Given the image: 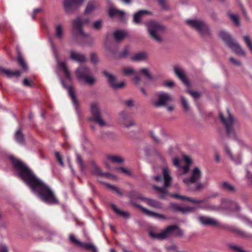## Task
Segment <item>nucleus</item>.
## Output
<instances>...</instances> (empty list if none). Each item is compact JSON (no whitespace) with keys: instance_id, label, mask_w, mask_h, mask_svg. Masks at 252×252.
<instances>
[{"instance_id":"1","label":"nucleus","mask_w":252,"mask_h":252,"mask_svg":"<svg viewBox=\"0 0 252 252\" xmlns=\"http://www.w3.org/2000/svg\"><path fill=\"white\" fill-rule=\"evenodd\" d=\"M10 159L19 177L43 201L48 204L58 203L50 188L38 178L26 164L13 157H11Z\"/></svg>"},{"instance_id":"2","label":"nucleus","mask_w":252,"mask_h":252,"mask_svg":"<svg viewBox=\"0 0 252 252\" xmlns=\"http://www.w3.org/2000/svg\"><path fill=\"white\" fill-rule=\"evenodd\" d=\"M148 233L152 238L159 240L166 239L172 234L180 237L184 236V231L176 225H169L159 233H156L152 230H149Z\"/></svg>"},{"instance_id":"3","label":"nucleus","mask_w":252,"mask_h":252,"mask_svg":"<svg viewBox=\"0 0 252 252\" xmlns=\"http://www.w3.org/2000/svg\"><path fill=\"white\" fill-rule=\"evenodd\" d=\"M219 117L221 122L224 125L226 133L228 137L234 139L238 144L242 148L247 147V144L242 139L238 138L233 127V119L232 116L229 113L228 118L225 119L221 112L219 113Z\"/></svg>"},{"instance_id":"4","label":"nucleus","mask_w":252,"mask_h":252,"mask_svg":"<svg viewBox=\"0 0 252 252\" xmlns=\"http://www.w3.org/2000/svg\"><path fill=\"white\" fill-rule=\"evenodd\" d=\"M146 26L150 37L158 43L162 42L163 38L160 34L165 31L166 28L154 21L148 22Z\"/></svg>"},{"instance_id":"5","label":"nucleus","mask_w":252,"mask_h":252,"mask_svg":"<svg viewBox=\"0 0 252 252\" xmlns=\"http://www.w3.org/2000/svg\"><path fill=\"white\" fill-rule=\"evenodd\" d=\"M187 24L197 31L203 37H210L212 33L209 26L202 20L189 19L186 21Z\"/></svg>"},{"instance_id":"6","label":"nucleus","mask_w":252,"mask_h":252,"mask_svg":"<svg viewBox=\"0 0 252 252\" xmlns=\"http://www.w3.org/2000/svg\"><path fill=\"white\" fill-rule=\"evenodd\" d=\"M171 196L182 200H186L187 201L191 202L195 204H199L198 208L208 211H215L219 209V207L209 203H204L206 199H195L185 196L180 195L178 194H171Z\"/></svg>"},{"instance_id":"7","label":"nucleus","mask_w":252,"mask_h":252,"mask_svg":"<svg viewBox=\"0 0 252 252\" xmlns=\"http://www.w3.org/2000/svg\"><path fill=\"white\" fill-rule=\"evenodd\" d=\"M162 174L164 178V186L163 187H159L157 186H154L153 188L158 193H160V198L164 199L168 193L166 188L171 185L172 178L170 175V170L167 167H164L163 168Z\"/></svg>"},{"instance_id":"8","label":"nucleus","mask_w":252,"mask_h":252,"mask_svg":"<svg viewBox=\"0 0 252 252\" xmlns=\"http://www.w3.org/2000/svg\"><path fill=\"white\" fill-rule=\"evenodd\" d=\"M75 74L79 81H84L87 84L93 85L95 79L91 76L90 69L85 66H79L75 71Z\"/></svg>"},{"instance_id":"9","label":"nucleus","mask_w":252,"mask_h":252,"mask_svg":"<svg viewBox=\"0 0 252 252\" xmlns=\"http://www.w3.org/2000/svg\"><path fill=\"white\" fill-rule=\"evenodd\" d=\"M91 112L92 116L88 118L89 121L93 120L100 126H107L106 123L102 118L101 111L97 103H94L91 104Z\"/></svg>"},{"instance_id":"10","label":"nucleus","mask_w":252,"mask_h":252,"mask_svg":"<svg viewBox=\"0 0 252 252\" xmlns=\"http://www.w3.org/2000/svg\"><path fill=\"white\" fill-rule=\"evenodd\" d=\"M158 100H152L153 105L158 108L166 106L167 104L173 100L172 96L168 93L159 92L157 93Z\"/></svg>"},{"instance_id":"11","label":"nucleus","mask_w":252,"mask_h":252,"mask_svg":"<svg viewBox=\"0 0 252 252\" xmlns=\"http://www.w3.org/2000/svg\"><path fill=\"white\" fill-rule=\"evenodd\" d=\"M83 3V0H63V7L67 14H71L78 10Z\"/></svg>"},{"instance_id":"12","label":"nucleus","mask_w":252,"mask_h":252,"mask_svg":"<svg viewBox=\"0 0 252 252\" xmlns=\"http://www.w3.org/2000/svg\"><path fill=\"white\" fill-rule=\"evenodd\" d=\"M89 21L88 18L82 17H78L73 21V28L76 31L77 34H79L83 37L87 36V34L83 31V27L84 24L88 23Z\"/></svg>"},{"instance_id":"13","label":"nucleus","mask_w":252,"mask_h":252,"mask_svg":"<svg viewBox=\"0 0 252 252\" xmlns=\"http://www.w3.org/2000/svg\"><path fill=\"white\" fill-rule=\"evenodd\" d=\"M201 175L202 173L199 169L198 167H195L192 171L190 177L185 178L183 182L189 187L191 184L199 181Z\"/></svg>"},{"instance_id":"14","label":"nucleus","mask_w":252,"mask_h":252,"mask_svg":"<svg viewBox=\"0 0 252 252\" xmlns=\"http://www.w3.org/2000/svg\"><path fill=\"white\" fill-rule=\"evenodd\" d=\"M51 46L59 67L62 68L63 70L66 79L67 80L71 81V76L69 71L67 67L66 63L64 62H60L55 46L53 43H51Z\"/></svg>"},{"instance_id":"15","label":"nucleus","mask_w":252,"mask_h":252,"mask_svg":"<svg viewBox=\"0 0 252 252\" xmlns=\"http://www.w3.org/2000/svg\"><path fill=\"white\" fill-rule=\"evenodd\" d=\"M104 76L107 79L108 82L110 86L114 89H118L123 88L125 83L124 82H121L120 83H116V78L113 75L104 71L103 72Z\"/></svg>"},{"instance_id":"16","label":"nucleus","mask_w":252,"mask_h":252,"mask_svg":"<svg viewBox=\"0 0 252 252\" xmlns=\"http://www.w3.org/2000/svg\"><path fill=\"white\" fill-rule=\"evenodd\" d=\"M221 206L222 208L231 211H238L240 207L237 202L233 200L224 199L221 201Z\"/></svg>"},{"instance_id":"17","label":"nucleus","mask_w":252,"mask_h":252,"mask_svg":"<svg viewBox=\"0 0 252 252\" xmlns=\"http://www.w3.org/2000/svg\"><path fill=\"white\" fill-rule=\"evenodd\" d=\"M224 150L227 156L234 164L236 165L241 164L242 160L241 153L233 155L231 149L227 145L224 146Z\"/></svg>"},{"instance_id":"18","label":"nucleus","mask_w":252,"mask_h":252,"mask_svg":"<svg viewBox=\"0 0 252 252\" xmlns=\"http://www.w3.org/2000/svg\"><path fill=\"white\" fill-rule=\"evenodd\" d=\"M62 84L64 88H66L68 90V93L71 98L72 103L75 106V111L78 115V116L79 117L80 115L79 109L78 107V101L76 97L75 94L74 93L73 88L71 86H68L67 87L64 83V81L63 79H61Z\"/></svg>"},{"instance_id":"19","label":"nucleus","mask_w":252,"mask_h":252,"mask_svg":"<svg viewBox=\"0 0 252 252\" xmlns=\"http://www.w3.org/2000/svg\"><path fill=\"white\" fill-rule=\"evenodd\" d=\"M169 208L174 212H180L183 214L192 212L194 211L195 208L189 206H181L177 204L170 203Z\"/></svg>"},{"instance_id":"20","label":"nucleus","mask_w":252,"mask_h":252,"mask_svg":"<svg viewBox=\"0 0 252 252\" xmlns=\"http://www.w3.org/2000/svg\"><path fill=\"white\" fill-rule=\"evenodd\" d=\"M200 222L204 225L218 226L219 222L215 219L206 216H200L198 217Z\"/></svg>"},{"instance_id":"21","label":"nucleus","mask_w":252,"mask_h":252,"mask_svg":"<svg viewBox=\"0 0 252 252\" xmlns=\"http://www.w3.org/2000/svg\"><path fill=\"white\" fill-rule=\"evenodd\" d=\"M175 75L186 85H189L186 78L184 70L179 65H175L173 67Z\"/></svg>"},{"instance_id":"22","label":"nucleus","mask_w":252,"mask_h":252,"mask_svg":"<svg viewBox=\"0 0 252 252\" xmlns=\"http://www.w3.org/2000/svg\"><path fill=\"white\" fill-rule=\"evenodd\" d=\"M137 206L140 208L143 212L147 216L152 217L153 218H155L158 220H165L166 219V217L163 215L159 214L151 211L148 210L147 209L142 207L140 205H137Z\"/></svg>"},{"instance_id":"23","label":"nucleus","mask_w":252,"mask_h":252,"mask_svg":"<svg viewBox=\"0 0 252 252\" xmlns=\"http://www.w3.org/2000/svg\"><path fill=\"white\" fill-rule=\"evenodd\" d=\"M152 12L146 10H141L133 15V22L135 24H140L143 16L145 15H151Z\"/></svg>"},{"instance_id":"24","label":"nucleus","mask_w":252,"mask_h":252,"mask_svg":"<svg viewBox=\"0 0 252 252\" xmlns=\"http://www.w3.org/2000/svg\"><path fill=\"white\" fill-rule=\"evenodd\" d=\"M138 198L143 201H145L146 203L150 206L156 209H161L162 208V204L156 200L146 198L142 196H139Z\"/></svg>"},{"instance_id":"25","label":"nucleus","mask_w":252,"mask_h":252,"mask_svg":"<svg viewBox=\"0 0 252 252\" xmlns=\"http://www.w3.org/2000/svg\"><path fill=\"white\" fill-rule=\"evenodd\" d=\"M236 54L244 56L245 55V51L242 48L240 45L237 42L233 41L228 46Z\"/></svg>"},{"instance_id":"26","label":"nucleus","mask_w":252,"mask_h":252,"mask_svg":"<svg viewBox=\"0 0 252 252\" xmlns=\"http://www.w3.org/2000/svg\"><path fill=\"white\" fill-rule=\"evenodd\" d=\"M0 71L5 74L7 77L11 78L13 77H18L21 74L22 72L19 70L12 71L11 70L6 69L3 67L0 68Z\"/></svg>"},{"instance_id":"27","label":"nucleus","mask_w":252,"mask_h":252,"mask_svg":"<svg viewBox=\"0 0 252 252\" xmlns=\"http://www.w3.org/2000/svg\"><path fill=\"white\" fill-rule=\"evenodd\" d=\"M70 58L73 61L79 63H84L86 61V58L84 55L75 52L73 51H70Z\"/></svg>"},{"instance_id":"28","label":"nucleus","mask_w":252,"mask_h":252,"mask_svg":"<svg viewBox=\"0 0 252 252\" xmlns=\"http://www.w3.org/2000/svg\"><path fill=\"white\" fill-rule=\"evenodd\" d=\"M14 139L15 141L19 144L21 145H25V138L24 134L22 131V128L19 127L15 132L14 135Z\"/></svg>"},{"instance_id":"29","label":"nucleus","mask_w":252,"mask_h":252,"mask_svg":"<svg viewBox=\"0 0 252 252\" xmlns=\"http://www.w3.org/2000/svg\"><path fill=\"white\" fill-rule=\"evenodd\" d=\"M219 36L228 46L234 41L231 38L230 34L224 31H220L219 33Z\"/></svg>"},{"instance_id":"30","label":"nucleus","mask_w":252,"mask_h":252,"mask_svg":"<svg viewBox=\"0 0 252 252\" xmlns=\"http://www.w3.org/2000/svg\"><path fill=\"white\" fill-rule=\"evenodd\" d=\"M98 6V4L95 0H90L88 1L87 5L85 9L84 13L86 14L91 13Z\"/></svg>"},{"instance_id":"31","label":"nucleus","mask_w":252,"mask_h":252,"mask_svg":"<svg viewBox=\"0 0 252 252\" xmlns=\"http://www.w3.org/2000/svg\"><path fill=\"white\" fill-rule=\"evenodd\" d=\"M220 187L222 189L231 193H235L237 190L236 188L233 185L226 181L222 182L220 184Z\"/></svg>"},{"instance_id":"32","label":"nucleus","mask_w":252,"mask_h":252,"mask_svg":"<svg viewBox=\"0 0 252 252\" xmlns=\"http://www.w3.org/2000/svg\"><path fill=\"white\" fill-rule=\"evenodd\" d=\"M148 59V54L145 52H139L134 54L131 57L133 61L140 62L147 60Z\"/></svg>"},{"instance_id":"33","label":"nucleus","mask_w":252,"mask_h":252,"mask_svg":"<svg viewBox=\"0 0 252 252\" xmlns=\"http://www.w3.org/2000/svg\"><path fill=\"white\" fill-rule=\"evenodd\" d=\"M108 13L111 17L118 16L121 18H123L125 14V13L123 11L119 10L112 7L109 9Z\"/></svg>"},{"instance_id":"34","label":"nucleus","mask_w":252,"mask_h":252,"mask_svg":"<svg viewBox=\"0 0 252 252\" xmlns=\"http://www.w3.org/2000/svg\"><path fill=\"white\" fill-rule=\"evenodd\" d=\"M91 173L96 176H101L103 172L102 170L94 162H92Z\"/></svg>"},{"instance_id":"35","label":"nucleus","mask_w":252,"mask_h":252,"mask_svg":"<svg viewBox=\"0 0 252 252\" xmlns=\"http://www.w3.org/2000/svg\"><path fill=\"white\" fill-rule=\"evenodd\" d=\"M111 206L117 215L126 219L129 218L130 216L127 212L119 210L114 204H111Z\"/></svg>"},{"instance_id":"36","label":"nucleus","mask_w":252,"mask_h":252,"mask_svg":"<svg viewBox=\"0 0 252 252\" xmlns=\"http://www.w3.org/2000/svg\"><path fill=\"white\" fill-rule=\"evenodd\" d=\"M55 36L58 39L61 40L63 37V27L60 24H58L56 26L55 28Z\"/></svg>"},{"instance_id":"37","label":"nucleus","mask_w":252,"mask_h":252,"mask_svg":"<svg viewBox=\"0 0 252 252\" xmlns=\"http://www.w3.org/2000/svg\"><path fill=\"white\" fill-rule=\"evenodd\" d=\"M126 35V33L124 31L120 30L116 31L114 33V38L118 41L122 40Z\"/></svg>"},{"instance_id":"38","label":"nucleus","mask_w":252,"mask_h":252,"mask_svg":"<svg viewBox=\"0 0 252 252\" xmlns=\"http://www.w3.org/2000/svg\"><path fill=\"white\" fill-rule=\"evenodd\" d=\"M80 247L87 250H92L93 252H98L96 247L93 243H81Z\"/></svg>"},{"instance_id":"39","label":"nucleus","mask_w":252,"mask_h":252,"mask_svg":"<svg viewBox=\"0 0 252 252\" xmlns=\"http://www.w3.org/2000/svg\"><path fill=\"white\" fill-rule=\"evenodd\" d=\"M122 71L125 76L135 75L136 74V70L131 67L124 68Z\"/></svg>"},{"instance_id":"40","label":"nucleus","mask_w":252,"mask_h":252,"mask_svg":"<svg viewBox=\"0 0 252 252\" xmlns=\"http://www.w3.org/2000/svg\"><path fill=\"white\" fill-rule=\"evenodd\" d=\"M181 99L184 111L186 113L189 112L190 111V107L188 100L183 96H181Z\"/></svg>"},{"instance_id":"41","label":"nucleus","mask_w":252,"mask_h":252,"mask_svg":"<svg viewBox=\"0 0 252 252\" xmlns=\"http://www.w3.org/2000/svg\"><path fill=\"white\" fill-rule=\"evenodd\" d=\"M232 230L234 232H235L236 234H237L238 235L240 236V237H241L242 238H251V235L249 234L248 233H247V232H246L243 230H240L239 229H236V228H234V229H232Z\"/></svg>"},{"instance_id":"42","label":"nucleus","mask_w":252,"mask_h":252,"mask_svg":"<svg viewBox=\"0 0 252 252\" xmlns=\"http://www.w3.org/2000/svg\"><path fill=\"white\" fill-rule=\"evenodd\" d=\"M229 17L230 18L231 21L234 23L236 26H239L240 25L239 18L236 14L229 13L228 14Z\"/></svg>"},{"instance_id":"43","label":"nucleus","mask_w":252,"mask_h":252,"mask_svg":"<svg viewBox=\"0 0 252 252\" xmlns=\"http://www.w3.org/2000/svg\"><path fill=\"white\" fill-rule=\"evenodd\" d=\"M108 158L112 162L114 163H121L124 162V159L121 157L118 156H110Z\"/></svg>"},{"instance_id":"44","label":"nucleus","mask_w":252,"mask_h":252,"mask_svg":"<svg viewBox=\"0 0 252 252\" xmlns=\"http://www.w3.org/2000/svg\"><path fill=\"white\" fill-rule=\"evenodd\" d=\"M18 62L20 66L23 68V70L26 71L28 69V66L22 56L19 53L18 55Z\"/></svg>"},{"instance_id":"45","label":"nucleus","mask_w":252,"mask_h":252,"mask_svg":"<svg viewBox=\"0 0 252 252\" xmlns=\"http://www.w3.org/2000/svg\"><path fill=\"white\" fill-rule=\"evenodd\" d=\"M140 72L143 73L149 80H152L153 77L151 74L149 69L143 68L140 70Z\"/></svg>"},{"instance_id":"46","label":"nucleus","mask_w":252,"mask_h":252,"mask_svg":"<svg viewBox=\"0 0 252 252\" xmlns=\"http://www.w3.org/2000/svg\"><path fill=\"white\" fill-rule=\"evenodd\" d=\"M105 185L108 188L112 189L119 195L121 196L123 195L122 192L118 188L109 184H105Z\"/></svg>"},{"instance_id":"47","label":"nucleus","mask_w":252,"mask_h":252,"mask_svg":"<svg viewBox=\"0 0 252 252\" xmlns=\"http://www.w3.org/2000/svg\"><path fill=\"white\" fill-rule=\"evenodd\" d=\"M76 162L79 164L80 170L83 172L84 171V165L83 163V160L81 156L79 154H76Z\"/></svg>"},{"instance_id":"48","label":"nucleus","mask_w":252,"mask_h":252,"mask_svg":"<svg viewBox=\"0 0 252 252\" xmlns=\"http://www.w3.org/2000/svg\"><path fill=\"white\" fill-rule=\"evenodd\" d=\"M243 39L247 46L252 53V43L251 41L249 36L248 35H245L243 37Z\"/></svg>"},{"instance_id":"49","label":"nucleus","mask_w":252,"mask_h":252,"mask_svg":"<svg viewBox=\"0 0 252 252\" xmlns=\"http://www.w3.org/2000/svg\"><path fill=\"white\" fill-rule=\"evenodd\" d=\"M127 118V114L125 111H122L119 115V120L123 123H125Z\"/></svg>"},{"instance_id":"50","label":"nucleus","mask_w":252,"mask_h":252,"mask_svg":"<svg viewBox=\"0 0 252 252\" xmlns=\"http://www.w3.org/2000/svg\"><path fill=\"white\" fill-rule=\"evenodd\" d=\"M175 85V82L172 80H167L163 82V86L164 87L172 88Z\"/></svg>"},{"instance_id":"51","label":"nucleus","mask_w":252,"mask_h":252,"mask_svg":"<svg viewBox=\"0 0 252 252\" xmlns=\"http://www.w3.org/2000/svg\"><path fill=\"white\" fill-rule=\"evenodd\" d=\"M23 84L26 87H32L34 85L33 81L31 79L25 78L23 81Z\"/></svg>"},{"instance_id":"52","label":"nucleus","mask_w":252,"mask_h":252,"mask_svg":"<svg viewBox=\"0 0 252 252\" xmlns=\"http://www.w3.org/2000/svg\"><path fill=\"white\" fill-rule=\"evenodd\" d=\"M124 104L125 106L127 107L131 108L134 107V101L132 99H129L128 100H126L124 101Z\"/></svg>"},{"instance_id":"53","label":"nucleus","mask_w":252,"mask_h":252,"mask_svg":"<svg viewBox=\"0 0 252 252\" xmlns=\"http://www.w3.org/2000/svg\"><path fill=\"white\" fill-rule=\"evenodd\" d=\"M55 154L57 161L59 162V163L62 167H63L64 166V164L62 159V157L60 155V153L58 152H56Z\"/></svg>"},{"instance_id":"54","label":"nucleus","mask_w":252,"mask_h":252,"mask_svg":"<svg viewBox=\"0 0 252 252\" xmlns=\"http://www.w3.org/2000/svg\"><path fill=\"white\" fill-rule=\"evenodd\" d=\"M129 51L128 48L127 47H126L124 49V50L120 54L119 58H126L127 57L128 55Z\"/></svg>"},{"instance_id":"55","label":"nucleus","mask_w":252,"mask_h":252,"mask_svg":"<svg viewBox=\"0 0 252 252\" xmlns=\"http://www.w3.org/2000/svg\"><path fill=\"white\" fill-rule=\"evenodd\" d=\"M69 239L72 243L77 244V245L80 246L82 242L76 239L73 235H70L69 236Z\"/></svg>"},{"instance_id":"56","label":"nucleus","mask_w":252,"mask_h":252,"mask_svg":"<svg viewBox=\"0 0 252 252\" xmlns=\"http://www.w3.org/2000/svg\"><path fill=\"white\" fill-rule=\"evenodd\" d=\"M102 27V21L100 20H97L94 23L93 27L96 30H99Z\"/></svg>"},{"instance_id":"57","label":"nucleus","mask_w":252,"mask_h":252,"mask_svg":"<svg viewBox=\"0 0 252 252\" xmlns=\"http://www.w3.org/2000/svg\"><path fill=\"white\" fill-rule=\"evenodd\" d=\"M116 169L118 170L119 171H120L122 173H125L126 175H131V172L129 170H127V169L125 168L124 167H119V168H116Z\"/></svg>"},{"instance_id":"58","label":"nucleus","mask_w":252,"mask_h":252,"mask_svg":"<svg viewBox=\"0 0 252 252\" xmlns=\"http://www.w3.org/2000/svg\"><path fill=\"white\" fill-rule=\"evenodd\" d=\"M196 183V185L195 187L193 188L190 189L191 190L193 191H198L203 188V185L202 183L199 182V181Z\"/></svg>"},{"instance_id":"59","label":"nucleus","mask_w":252,"mask_h":252,"mask_svg":"<svg viewBox=\"0 0 252 252\" xmlns=\"http://www.w3.org/2000/svg\"><path fill=\"white\" fill-rule=\"evenodd\" d=\"M150 134L151 136L153 138V139L158 144H161V142L160 140V139L156 135L155 133L153 131H151L150 132Z\"/></svg>"},{"instance_id":"60","label":"nucleus","mask_w":252,"mask_h":252,"mask_svg":"<svg viewBox=\"0 0 252 252\" xmlns=\"http://www.w3.org/2000/svg\"><path fill=\"white\" fill-rule=\"evenodd\" d=\"M229 60V61L234 65L240 66L242 64L239 61L236 60L233 58L231 57Z\"/></svg>"},{"instance_id":"61","label":"nucleus","mask_w":252,"mask_h":252,"mask_svg":"<svg viewBox=\"0 0 252 252\" xmlns=\"http://www.w3.org/2000/svg\"><path fill=\"white\" fill-rule=\"evenodd\" d=\"M210 16L215 22H218L219 21L217 14L214 11H211L210 12Z\"/></svg>"},{"instance_id":"62","label":"nucleus","mask_w":252,"mask_h":252,"mask_svg":"<svg viewBox=\"0 0 252 252\" xmlns=\"http://www.w3.org/2000/svg\"><path fill=\"white\" fill-rule=\"evenodd\" d=\"M187 92L189 93L194 98H197L200 96V94L197 92H194L191 90H188Z\"/></svg>"},{"instance_id":"63","label":"nucleus","mask_w":252,"mask_h":252,"mask_svg":"<svg viewBox=\"0 0 252 252\" xmlns=\"http://www.w3.org/2000/svg\"><path fill=\"white\" fill-rule=\"evenodd\" d=\"M101 176L104 177H106L107 178L112 179H117V177L116 176H115L113 174H111L110 173H109L103 172V174Z\"/></svg>"},{"instance_id":"64","label":"nucleus","mask_w":252,"mask_h":252,"mask_svg":"<svg viewBox=\"0 0 252 252\" xmlns=\"http://www.w3.org/2000/svg\"><path fill=\"white\" fill-rule=\"evenodd\" d=\"M246 172L247 174L246 177L247 178L248 182L252 184V173H251L248 169L246 170Z\"/></svg>"}]
</instances>
